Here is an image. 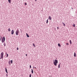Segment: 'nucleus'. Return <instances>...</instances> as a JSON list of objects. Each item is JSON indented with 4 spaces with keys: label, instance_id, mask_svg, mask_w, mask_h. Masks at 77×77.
Returning a JSON list of instances; mask_svg holds the SVG:
<instances>
[{
    "label": "nucleus",
    "instance_id": "nucleus-7",
    "mask_svg": "<svg viewBox=\"0 0 77 77\" xmlns=\"http://www.w3.org/2000/svg\"><path fill=\"white\" fill-rule=\"evenodd\" d=\"M74 57H75L76 56V54H75V52L74 53Z\"/></svg>",
    "mask_w": 77,
    "mask_h": 77
},
{
    "label": "nucleus",
    "instance_id": "nucleus-35",
    "mask_svg": "<svg viewBox=\"0 0 77 77\" xmlns=\"http://www.w3.org/2000/svg\"><path fill=\"white\" fill-rule=\"evenodd\" d=\"M7 54V53L6 52V54Z\"/></svg>",
    "mask_w": 77,
    "mask_h": 77
},
{
    "label": "nucleus",
    "instance_id": "nucleus-11",
    "mask_svg": "<svg viewBox=\"0 0 77 77\" xmlns=\"http://www.w3.org/2000/svg\"><path fill=\"white\" fill-rule=\"evenodd\" d=\"M5 71L7 73H8V71L7 70V69H6V68H5Z\"/></svg>",
    "mask_w": 77,
    "mask_h": 77
},
{
    "label": "nucleus",
    "instance_id": "nucleus-34",
    "mask_svg": "<svg viewBox=\"0 0 77 77\" xmlns=\"http://www.w3.org/2000/svg\"><path fill=\"white\" fill-rule=\"evenodd\" d=\"M35 0V1H36V0Z\"/></svg>",
    "mask_w": 77,
    "mask_h": 77
},
{
    "label": "nucleus",
    "instance_id": "nucleus-15",
    "mask_svg": "<svg viewBox=\"0 0 77 77\" xmlns=\"http://www.w3.org/2000/svg\"><path fill=\"white\" fill-rule=\"evenodd\" d=\"M60 64H61V63H60V64L58 65V68H60Z\"/></svg>",
    "mask_w": 77,
    "mask_h": 77
},
{
    "label": "nucleus",
    "instance_id": "nucleus-27",
    "mask_svg": "<svg viewBox=\"0 0 77 77\" xmlns=\"http://www.w3.org/2000/svg\"><path fill=\"white\" fill-rule=\"evenodd\" d=\"M7 57H8V54H7Z\"/></svg>",
    "mask_w": 77,
    "mask_h": 77
},
{
    "label": "nucleus",
    "instance_id": "nucleus-10",
    "mask_svg": "<svg viewBox=\"0 0 77 77\" xmlns=\"http://www.w3.org/2000/svg\"><path fill=\"white\" fill-rule=\"evenodd\" d=\"M58 47H61L59 43L58 44Z\"/></svg>",
    "mask_w": 77,
    "mask_h": 77
},
{
    "label": "nucleus",
    "instance_id": "nucleus-30",
    "mask_svg": "<svg viewBox=\"0 0 77 77\" xmlns=\"http://www.w3.org/2000/svg\"><path fill=\"white\" fill-rule=\"evenodd\" d=\"M26 56H27V54H26Z\"/></svg>",
    "mask_w": 77,
    "mask_h": 77
},
{
    "label": "nucleus",
    "instance_id": "nucleus-25",
    "mask_svg": "<svg viewBox=\"0 0 77 77\" xmlns=\"http://www.w3.org/2000/svg\"><path fill=\"white\" fill-rule=\"evenodd\" d=\"M25 5H27V4L26 3H25Z\"/></svg>",
    "mask_w": 77,
    "mask_h": 77
},
{
    "label": "nucleus",
    "instance_id": "nucleus-26",
    "mask_svg": "<svg viewBox=\"0 0 77 77\" xmlns=\"http://www.w3.org/2000/svg\"><path fill=\"white\" fill-rule=\"evenodd\" d=\"M66 44L67 45H69V44H68V43H67Z\"/></svg>",
    "mask_w": 77,
    "mask_h": 77
},
{
    "label": "nucleus",
    "instance_id": "nucleus-21",
    "mask_svg": "<svg viewBox=\"0 0 77 77\" xmlns=\"http://www.w3.org/2000/svg\"><path fill=\"white\" fill-rule=\"evenodd\" d=\"M48 19H47L46 21V23H48Z\"/></svg>",
    "mask_w": 77,
    "mask_h": 77
},
{
    "label": "nucleus",
    "instance_id": "nucleus-14",
    "mask_svg": "<svg viewBox=\"0 0 77 77\" xmlns=\"http://www.w3.org/2000/svg\"><path fill=\"white\" fill-rule=\"evenodd\" d=\"M8 30V32H10L11 29H10V28H9Z\"/></svg>",
    "mask_w": 77,
    "mask_h": 77
},
{
    "label": "nucleus",
    "instance_id": "nucleus-19",
    "mask_svg": "<svg viewBox=\"0 0 77 77\" xmlns=\"http://www.w3.org/2000/svg\"><path fill=\"white\" fill-rule=\"evenodd\" d=\"M73 27H75V24H74L73 25Z\"/></svg>",
    "mask_w": 77,
    "mask_h": 77
},
{
    "label": "nucleus",
    "instance_id": "nucleus-31",
    "mask_svg": "<svg viewBox=\"0 0 77 77\" xmlns=\"http://www.w3.org/2000/svg\"><path fill=\"white\" fill-rule=\"evenodd\" d=\"M6 75H7V76H8V74H7Z\"/></svg>",
    "mask_w": 77,
    "mask_h": 77
},
{
    "label": "nucleus",
    "instance_id": "nucleus-28",
    "mask_svg": "<svg viewBox=\"0 0 77 77\" xmlns=\"http://www.w3.org/2000/svg\"><path fill=\"white\" fill-rule=\"evenodd\" d=\"M17 50H18V48H17Z\"/></svg>",
    "mask_w": 77,
    "mask_h": 77
},
{
    "label": "nucleus",
    "instance_id": "nucleus-17",
    "mask_svg": "<svg viewBox=\"0 0 77 77\" xmlns=\"http://www.w3.org/2000/svg\"><path fill=\"white\" fill-rule=\"evenodd\" d=\"M8 63H9V65H11V62H10V61H9L8 62Z\"/></svg>",
    "mask_w": 77,
    "mask_h": 77
},
{
    "label": "nucleus",
    "instance_id": "nucleus-16",
    "mask_svg": "<svg viewBox=\"0 0 77 77\" xmlns=\"http://www.w3.org/2000/svg\"><path fill=\"white\" fill-rule=\"evenodd\" d=\"M8 2L9 3H11V0H8Z\"/></svg>",
    "mask_w": 77,
    "mask_h": 77
},
{
    "label": "nucleus",
    "instance_id": "nucleus-23",
    "mask_svg": "<svg viewBox=\"0 0 77 77\" xmlns=\"http://www.w3.org/2000/svg\"><path fill=\"white\" fill-rule=\"evenodd\" d=\"M4 45L5 47V46H6V44H5V43H4Z\"/></svg>",
    "mask_w": 77,
    "mask_h": 77
},
{
    "label": "nucleus",
    "instance_id": "nucleus-1",
    "mask_svg": "<svg viewBox=\"0 0 77 77\" xmlns=\"http://www.w3.org/2000/svg\"><path fill=\"white\" fill-rule=\"evenodd\" d=\"M54 62V64L55 66H57V63H58V61H57V60H55V61L54 60H53Z\"/></svg>",
    "mask_w": 77,
    "mask_h": 77
},
{
    "label": "nucleus",
    "instance_id": "nucleus-18",
    "mask_svg": "<svg viewBox=\"0 0 77 77\" xmlns=\"http://www.w3.org/2000/svg\"><path fill=\"white\" fill-rule=\"evenodd\" d=\"M33 46H34V47H35V44H33Z\"/></svg>",
    "mask_w": 77,
    "mask_h": 77
},
{
    "label": "nucleus",
    "instance_id": "nucleus-22",
    "mask_svg": "<svg viewBox=\"0 0 77 77\" xmlns=\"http://www.w3.org/2000/svg\"><path fill=\"white\" fill-rule=\"evenodd\" d=\"M32 76V75L31 74H30L29 75V77H31Z\"/></svg>",
    "mask_w": 77,
    "mask_h": 77
},
{
    "label": "nucleus",
    "instance_id": "nucleus-32",
    "mask_svg": "<svg viewBox=\"0 0 77 77\" xmlns=\"http://www.w3.org/2000/svg\"><path fill=\"white\" fill-rule=\"evenodd\" d=\"M72 9H73V8H72Z\"/></svg>",
    "mask_w": 77,
    "mask_h": 77
},
{
    "label": "nucleus",
    "instance_id": "nucleus-3",
    "mask_svg": "<svg viewBox=\"0 0 77 77\" xmlns=\"http://www.w3.org/2000/svg\"><path fill=\"white\" fill-rule=\"evenodd\" d=\"M18 33H19V29H17V30L16 31V35H18Z\"/></svg>",
    "mask_w": 77,
    "mask_h": 77
},
{
    "label": "nucleus",
    "instance_id": "nucleus-24",
    "mask_svg": "<svg viewBox=\"0 0 77 77\" xmlns=\"http://www.w3.org/2000/svg\"><path fill=\"white\" fill-rule=\"evenodd\" d=\"M29 67H30V68H31V65H30Z\"/></svg>",
    "mask_w": 77,
    "mask_h": 77
},
{
    "label": "nucleus",
    "instance_id": "nucleus-36",
    "mask_svg": "<svg viewBox=\"0 0 77 77\" xmlns=\"http://www.w3.org/2000/svg\"><path fill=\"white\" fill-rule=\"evenodd\" d=\"M0 59H1V58H0Z\"/></svg>",
    "mask_w": 77,
    "mask_h": 77
},
{
    "label": "nucleus",
    "instance_id": "nucleus-5",
    "mask_svg": "<svg viewBox=\"0 0 77 77\" xmlns=\"http://www.w3.org/2000/svg\"><path fill=\"white\" fill-rule=\"evenodd\" d=\"M14 30H12L11 31V35H13V34H14Z\"/></svg>",
    "mask_w": 77,
    "mask_h": 77
},
{
    "label": "nucleus",
    "instance_id": "nucleus-33",
    "mask_svg": "<svg viewBox=\"0 0 77 77\" xmlns=\"http://www.w3.org/2000/svg\"><path fill=\"white\" fill-rule=\"evenodd\" d=\"M35 68H36V67H35Z\"/></svg>",
    "mask_w": 77,
    "mask_h": 77
},
{
    "label": "nucleus",
    "instance_id": "nucleus-29",
    "mask_svg": "<svg viewBox=\"0 0 77 77\" xmlns=\"http://www.w3.org/2000/svg\"><path fill=\"white\" fill-rule=\"evenodd\" d=\"M57 29L58 30V29H59V27H57Z\"/></svg>",
    "mask_w": 77,
    "mask_h": 77
},
{
    "label": "nucleus",
    "instance_id": "nucleus-2",
    "mask_svg": "<svg viewBox=\"0 0 77 77\" xmlns=\"http://www.w3.org/2000/svg\"><path fill=\"white\" fill-rule=\"evenodd\" d=\"M1 41L2 43L4 42V41H5V37L4 36L3 38H2V40Z\"/></svg>",
    "mask_w": 77,
    "mask_h": 77
},
{
    "label": "nucleus",
    "instance_id": "nucleus-6",
    "mask_svg": "<svg viewBox=\"0 0 77 77\" xmlns=\"http://www.w3.org/2000/svg\"><path fill=\"white\" fill-rule=\"evenodd\" d=\"M26 36H27V37H28V38H29V35H28V34H27V33H26Z\"/></svg>",
    "mask_w": 77,
    "mask_h": 77
},
{
    "label": "nucleus",
    "instance_id": "nucleus-8",
    "mask_svg": "<svg viewBox=\"0 0 77 77\" xmlns=\"http://www.w3.org/2000/svg\"><path fill=\"white\" fill-rule=\"evenodd\" d=\"M31 72L32 73V74H33V69H31Z\"/></svg>",
    "mask_w": 77,
    "mask_h": 77
},
{
    "label": "nucleus",
    "instance_id": "nucleus-13",
    "mask_svg": "<svg viewBox=\"0 0 77 77\" xmlns=\"http://www.w3.org/2000/svg\"><path fill=\"white\" fill-rule=\"evenodd\" d=\"M62 24L64 26H65V23H62Z\"/></svg>",
    "mask_w": 77,
    "mask_h": 77
},
{
    "label": "nucleus",
    "instance_id": "nucleus-9",
    "mask_svg": "<svg viewBox=\"0 0 77 77\" xmlns=\"http://www.w3.org/2000/svg\"><path fill=\"white\" fill-rule=\"evenodd\" d=\"M48 18L49 20H51V17L50 16H49Z\"/></svg>",
    "mask_w": 77,
    "mask_h": 77
},
{
    "label": "nucleus",
    "instance_id": "nucleus-12",
    "mask_svg": "<svg viewBox=\"0 0 77 77\" xmlns=\"http://www.w3.org/2000/svg\"><path fill=\"white\" fill-rule=\"evenodd\" d=\"M69 42H70V44H72V42H71V40H69Z\"/></svg>",
    "mask_w": 77,
    "mask_h": 77
},
{
    "label": "nucleus",
    "instance_id": "nucleus-20",
    "mask_svg": "<svg viewBox=\"0 0 77 77\" xmlns=\"http://www.w3.org/2000/svg\"><path fill=\"white\" fill-rule=\"evenodd\" d=\"M13 62V61H12V60H11V63H12Z\"/></svg>",
    "mask_w": 77,
    "mask_h": 77
},
{
    "label": "nucleus",
    "instance_id": "nucleus-4",
    "mask_svg": "<svg viewBox=\"0 0 77 77\" xmlns=\"http://www.w3.org/2000/svg\"><path fill=\"white\" fill-rule=\"evenodd\" d=\"M3 54H4L3 52H2L1 54V56L2 59H3Z\"/></svg>",
    "mask_w": 77,
    "mask_h": 77
}]
</instances>
